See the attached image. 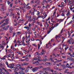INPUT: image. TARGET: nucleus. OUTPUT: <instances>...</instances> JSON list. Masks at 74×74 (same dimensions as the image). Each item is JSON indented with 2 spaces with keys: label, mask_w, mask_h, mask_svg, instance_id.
I'll return each mask as SVG.
<instances>
[{
  "label": "nucleus",
  "mask_w": 74,
  "mask_h": 74,
  "mask_svg": "<svg viewBox=\"0 0 74 74\" xmlns=\"http://www.w3.org/2000/svg\"><path fill=\"white\" fill-rule=\"evenodd\" d=\"M14 66L15 65L14 64H10L9 66H8V67L12 69L14 67Z\"/></svg>",
  "instance_id": "nucleus-1"
},
{
  "label": "nucleus",
  "mask_w": 74,
  "mask_h": 74,
  "mask_svg": "<svg viewBox=\"0 0 74 74\" xmlns=\"http://www.w3.org/2000/svg\"><path fill=\"white\" fill-rule=\"evenodd\" d=\"M38 69V68L37 67L34 68H33L32 71L33 72H36V71H37Z\"/></svg>",
  "instance_id": "nucleus-2"
},
{
  "label": "nucleus",
  "mask_w": 74,
  "mask_h": 74,
  "mask_svg": "<svg viewBox=\"0 0 74 74\" xmlns=\"http://www.w3.org/2000/svg\"><path fill=\"white\" fill-rule=\"evenodd\" d=\"M9 21V18H7L5 20V22L6 23V24L5 25H8V23H9L8 22Z\"/></svg>",
  "instance_id": "nucleus-3"
},
{
  "label": "nucleus",
  "mask_w": 74,
  "mask_h": 74,
  "mask_svg": "<svg viewBox=\"0 0 74 74\" xmlns=\"http://www.w3.org/2000/svg\"><path fill=\"white\" fill-rule=\"evenodd\" d=\"M17 74H25L23 71H20L18 73H17Z\"/></svg>",
  "instance_id": "nucleus-4"
},
{
  "label": "nucleus",
  "mask_w": 74,
  "mask_h": 74,
  "mask_svg": "<svg viewBox=\"0 0 74 74\" xmlns=\"http://www.w3.org/2000/svg\"><path fill=\"white\" fill-rule=\"evenodd\" d=\"M67 1L69 5H70L71 3H72V2L71 1V0H66Z\"/></svg>",
  "instance_id": "nucleus-5"
},
{
  "label": "nucleus",
  "mask_w": 74,
  "mask_h": 74,
  "mask_svg": "<svg viewBox=\"0 0 74 74\" xmlns=\"http://www.w3.org/2000/svg\"><path fill=\"white\" fill-rule=\"evenodd\" d=\"M9 29L10 30L9 31V32L10 33H12V30H13V28H12V27H10Z\"/></svg>",
  "instance_id": "nucleus-6"
},
{
  "label": "nucleus",
  "mask_w": 74,
  "mask_h": 74,
  "mask_svg": "<svg viewBox=\"0 0 74 74\" xmlns=\"http://www.w3.org/2000/svg\"><path fill=\"white\" fill-rule=\"evenodd\" d=\"M24 8H26V9H27L28 10H29V9H30V7L28 6H24Z\"/></svg>",
  "instance_id": "nucleus-7"
},
{
  "label": "nucleus",
  "mask_w": 74,
  "mask_h": 74,
  "mask_svg": "<svg viewBox=\"0 0 74 74\" xmlns=\"http://www.w3.org/2000/svg\"><path fill=\"white\" fill-rule=\"evenodd\" d=\"M25 65H27V63L26 62H24L21 64V65L22 66H25Z\"/></svg>",
  "instance_id": "nucleus-8"
},
{
  "label": "nucleus",
  "mask_w": 74,
  "mask_h": 74,
  "mask_svg": "<svg viewBox=\"0 0 74 74\" xmlns=\"http://www.w3.org/2000/svg\"><path fill=\"white\" fill-rule=\"evenodd\" d=\"M4 25H5V23H3V25H1L0 26L1 27H3V28L5 27V26Z\"/></svg>",
  "instance_id": "nucleus-9"
},
{
  "label": "nucleus",
  "mask_w": 74,
  "mask_h": 74,
  "mask_svg": "<svg viewBox=\"0 0 74 74\" xmlns=\"http://www.w3.org/2000/svg\"><path fill=\"white\" fill-rule=\"evenodd\" d=\"M45 51H44V49H43V50H42V52L41 53H40L41 55H44V52H45Z\"/></svg>",
  "instance_id": "nucleus-10"
},
{
  "label": "nucleus",
  "mask_w": 74,
  "mask_h": 74,
  "mask_svg": "<svg viewBox=\"0 0 74 74\" xmlns=\"http://www.w3.org/2000/svg\"><path fill=\"white\" fill-rule=\"evenodd\" d=\"M25 71L26 73H27V72H29V71H30V70H29V69L27 68V69L25 70Z\"/></svg>",
  "instance_id": "nucleus-11"
},
{
  "label": "nucleus",
  "mask_w": 74,
  "mask_h": 74,
  "mask_svg": "<svg viewBox=\"0 0 74 74\" xmlns=\"http://www.w3.org/2000/svg\"><path fill=\"white\" fill-rule=\"evenodd\" d=\"M0 65H1L3 66H5V65H4V63L3 62H2L1 63H0Z\"/></svg>",
  "instance_id": "nucleus-12"
},
{
  "label": "nucleus",
  "mask_w": 74,
  "mask_h": 74,
  "mask_svg": "<svg viewBox=\"0 0 74 74\" xmlns=\"http://www.w3.org/2000/svg\"><path fill=\"white\" fill-rule=\"evenodd\" d=\"M20 66H21V65L19 64H17L16 65V67L17 68L19 67H20Z\"/></svg>",
  "instance_id": "nucleus-13"
},
{
  "label": "nucleus",
  "mask_w": 74,
  "mask_h": 74,
  "mask_svg": "<svg viewBox=\"0 0 74 74\" xmlns=\"http://www.w3.org/2000/svg\"><path fill=\"white\" fill-rule=\"evenodd\" d=\"M27 40H28V44H30V42H29L30 41V38H27Z\"/></svg>",
  "instance_id": "nucleus-14"
},
{
  "label": "nucleus",
  "mask_w": 74,
  "mask_h": 74,
  "mask_svg": "<svg viewBox=\"0 0 74 74\" xmlns=\"http://www.w3.org/2000/svg\"><path fill=\"white\" fill-rule=\"evenodd\" d=\"M61 7H64V3H62V4H61Z\"/></svg>",
  "instance_id": "nucleus-15"
},
{
  "label": "nucleus",
  "mask_w": 74,
  "mask_h": 74,
  "mask_svg": "<svg viewBox=\"0 0 74 74\" xmlns=\"http://www.w3.org/2000/svg\"><path fill=\"white\" fill-rule=\"evenodd\" d=\"M45 64H46L47 65L48 64H49V65H51V63L49 62H47L45 63Z\"/></svg>",
  "instance_id": "nucleus-16"
},
{
  "label": "nucleus",
  "mask_w": 74,
  "mask_h": 74,
  "mask_svg": "<svg viewBox=\"0 0 74 74\" xmlns=\"http://www.w3.org/2000/svg\"><path fill=\"white\" fill-rule=\"evenodd\" d=\"M39 63L38 61H37L36 62H33V64H35V63Z\"/></svg>",
  "instance_id": "nucleus-17"
},
{
  "label": "nucleus",
  "mask_w": 74,
  "mask_h": 74,
  "mask_svg": "<svg viewBox=\"0 0 74 74\" xmlns=\"http://www.w3.org/2000/svg\"><path fill=\"white\" fill-rule=\"evenodd\" d=\"M2 70H4L5 71V72H8V71H7L6 70H5V69H4V68H2Z\"/></svg>",
  "instance_id": "nucleus-18"
},
{
  "label": "nucleus",
  "mask_w": 74,
  "mask_h": 74,
  "mask_svg": "<svg viewBox=\"0 0 74 74\" xmlns=\"http://www.w3.org/2000/svg\"><path fill=\"white\" fill-rule=\"evenodd\" d=\"M69 60H74V59L73 58H70L69 57Z\"/></svg>",
  "instance_id": "nucleus-19"
},
{
  "label": "nucleus",
  "mask_w": 74,
  "mask_h": 74,
  "mask_svg": "<svg viewBox=\"0 0 74 74\" xmlns=\"http://www.w3.org/2000/svg\"><path fill=\"white\" fill-rule=\"evenodd\" d=\"M43 62H47V60H48V59L47 58L45 59H43Z\"/></svg>",
  "instance_id": "nucleus-20"
},
{
  "label": "nucleus",
  "mask_w": 74,
  "mask_h": 74,
  "mask_svg": "<svg viewBox=\"0 0 74 74\" xmlns=\"http://www.w3.org/2000/svg\"><path fill=\"white\" fill-rule=\"evenodd\" d=\"M62 67H63V69H66V66H65L64 64L63 65Z\"/></svg>",
  "instance_id": "nucleus-21"
},
{
  "label": "nucleus",
  "mask_w": 74,
  "mask_h": 74,
  "mask_svg": "<svg viewBox=\"0 0 74 74\" xmlns=\"http://www.w3.org/2000/svg\"><path fill=\"white\" fill-rule=\"evenodd\" d=\"M15 35V32H14L13 33V36L14 37Z\"/></svg>",
  "instance_id": "nucleus-22"
},
{
  "label": "nucleus",
  "mask_w": 74,
  "mask_h": 74,
  "mask_svg": "<svg viewBox=\"0 0 74 74\" xmlns=\"http://www.w3.org/2000/svg\"><path fill=\"white\" fill-rule=\"evenodd\" d=\"M12 69H13V70H16V67L14 68L13 67Z\"/></svg>",
  "instance_id": "nucleus-23"
},
{
  "label": "nucleus",
  "mask_w": 74,
  "mask_h": 74,
  "mask_svg": "<svg viewBox=\"0 0 74 74\" xmlns=\"http://www.w3.org/2000/svg\"><path fill=\"white\" fill-rule=\"evenodd\" d=\"M5 64L7 65L8 67V66H9V65H8V62H6L5 63Z\"/></svg>",
  "instance_id": "nucleus-24"
},
{
  "label": "nucleus",
  "mask_w": 74,
  "mask_h": 74,
  "mask_svg": "<svg viewBox=\"0 0 74 74\" xmlns=\"http://www.w3.org/2000/svg\"><path fill=\"white\" fill-rule=\"evenodd\" d=\"M17 34L18 35H19V34H21V32H17Z\"/></svg>",
  "instance_id": "nucleus-25"
},
{
  "label": "nucleus",
  "mask_w": 74,
  "mask_h": 74,
  "mask_svg": "<svg viewBox=\"0 0 74 74\" xmlns=\"http://www.w3.org/2000/svg\"><path fill=\"white\" fill-rule=\"evenodd\" d=\"M8 5H9L10 4H11V2H10V1H8Z\"/></svg>",
  "instance_id": "nucleus-26"
},
{
  "label": "nucleus",
  "mask_w": 74,
  "mask_h": 74,
  "mask_svg": "<svg viewBox=\"0 0 74 74\" xmlns=\"http://www.w3.org/2000/svg\"><path fill=\"white\" fill-rule=\"evenodd\" d=\"M66 66L67 67H69V63H67V64L66 65Z\"/></svg>",
  "instance_id": "nucleus-27"
},
{
  "label": "nucleus",
  "mask_w": 74,
  "mask_h": 74,
  "mask_svg": "<svg viewBox=\"0 0 74 74\" xmlns=\"http://www.w3.org/2000/svg\"><path fill=\"white\" fill-rule=\"evenodd\" d=\"M63 19H60V22H63Z\"/></svg>",
  "instance_id": "nucleus-28"
},
{
  "label": "nucleus",
  "mask_w": 74,
  "mask_h": 74,
  "mask_svg": "<svg viewBox=\"0 0 74 74\" xmlns=\"http://www.w3.org/2000/svg\"><path fill=\"white\" fill-rule=\"evenodd\" d=\"M27 56H28V55H27V56H24V57H23V58H27Z\"/></svg>",
  "instance_id": "nucleus-29"
},
{
  "label": "nucleus",
  "mask_w": 74,
  "mask_h": 74,
  "mask_svg": "<svg viewBox=\"0 0 74 74\" xmlns=\"http://www.w3.org/2000/svg\"><path fill=\"white\" fill-rule=\"evenodd\" d=\"M68 48H69V47H65V51H66V50H67V49H68Z\"/></svg>",
  "instance_id": "nucleus-30"
},
{
  "label": "nucleus",
  "mask_w": 74,
  "mask_h": 74,
  "mask_svg": "<svg viewBox=\"0 0 74 74\" xmlns=\"http://www.w3.org/2000/svg\"><path fill=\"white\" fill-rule=\"evenodd\" d=\"M38 49H40V44H38Z\"/></svg>",
  "instance_id": "nucleus-31"
},
{
  "label": "nucleus",
  "mask_w": 74,
  "mask_h": 74,
  "mask_svg": "<svg viewBox=\"0 0 74 74\" xmlns=\"http://www.w3.org/2000/svg\"><path fill=\"white\" fill-rule=\"evenodd\" d=\"M12 5H13V4L12 3L10 4V7H12Z\"/></svg>",
  "instance_id": "nucleus-32"
},
{
  "label": "nucleus",
  "mask_w": 74,
  "mask_h": 74,
  "mask_svg": "<svg viewBox=\"0 0 74 74\" xmlns=\"http://www.w3.org/2000/svg\"><path fill=\"white\" fill-rule=\"evenodd\" d=\"M70 13V12H68V13L66 14V15L67 16L69 15V13Z\"/></svg>",
  "instance_id": "nucleus-33"
},
{
  "label": "nucleus",
  "mask_w": 74,
  "mask_h": 74,
  "mask_svg": "<svg viewBox=\"0 0 74 74\" xmlns=\"http://www.w3.org/2000/svg\"><path fill=\"white\" fill-rule=\"evenodd\" d=\"M33 60H37L36 59V58H33Z\"/></svg>",
  "instance_id": "nucleus-34"
},
{
  "label": "nucleus",
  "mask_w": 74,
  "mask_h": 74,
  "mask_svg": "<svg viewBox=\"0 0 74 74\" xmlns=\"http://www.w3.org/2000/svg\"><path fill=\"white\" fill-rule=\"evenodd\" d=\"M17 53H18L19 55H21V53L19 51L17 52Z\"/></svg>",
  "instance_id": "nucleus-35"
},
{
  "label": "nucleus",
  "mask_w": 74,
  "mask_h": 74,
  "mask_svg": "<svg viewBox=\"0 0 74 74\" xmlns=\"http://www.w3.org/2000/svg\"><path fill=\"white\" fill-rule=\"evenodd\" d=\"M47 68H45L42 69V70H47Z\"/></svg>",
  "instance_id": "nucleus-36"
},
{
  "label": "nucleus",
  "mask_w": 74,
  "mask_h": 74,
  "mask_svg": "<svg viewBox=\"0 0 74 74\" xmlns=\"http://www.w3.org/2000/svg\"><path fill=\"white\" fill-rule=\"evenodd\" d=\"M5 73H4L3 72H0V74H4Z\"/></svg>",
  "instance_id": "nucleus-37"
},
{
  "label": "nucleus",
  "mask_w": 74,
  "mask_h": 74,
  "mask_svg": "<svg viewBox=\"0 0 74 74\" xmlns=\"http://www.w3.org/2000/svg\"><path fill=\"white\" fill-rule=\"evenodd\" d=\"M25 16H26V18H29V16H27V15H26Z\"/></svg>",
  "instance_id": "nucleus-38"
},
{
  "label": "nucleus",
  "mask_w": 74,
  "mask_h": 74,
  "mask_svg": "<svg viewBox=\"0 0 74 74\" xmlns=\"http://www.w3.org/2000/svg\"><path fill=\"white\" fill-rule=\"evenodd\" d=\"M6 58H10V57L9 56V55H7Z\"/></svg>",
  "instance_id": "nucleus-39"
},
{
  "label": "nucleus",
  "mask_w": 74,
  "mask_h": 74,
  "mask_svg": "<svg viewBox=\"0 0 74 74\" xmlns=\"http://www.w3.org/2000/svg\"><path fill=\"white\" fill-rule=\"evenodd\" d=\"M41 61H43V62H44V60L43 59L40 60L39 62H41Z\"/></svg>",
  "instance_id": "nucleus-40"
},
{
  "label": "nucleus",
  "mask_w": 74,
  "mask_h": 74,
  "mask_svg": "<svg viewBox=\"0 0 74 74\" xmlns=\"http://www.w3.org/2000/svg\"><path fill=\"white\" fill-rule=\"evenodd\" d=\"M36 60H38V57L37 56L36 57Z\"/></svg>",
  "instance_id": "nucleus-41"
},
{
  "label": "nucleus",
  "mask_w": 74,
  "mask_h": 74,
  "mask_svg": "<svg viewBox=\"0 0 74 74\" xmlns=\"http://www.w3.org/2000/svg\"><path fill=\"white\" fill-rule=\"evenodd\" d=\"M3 30H4L3 29V28H2V29H1L0 30V32H1V31H3Z\"/></svg>",
  "instance_id": "nucleus-42"
},
{
  "label": "nucleus",
  "mask_w": 74,
  "mask_h": 74,
  "mask_svg": "<svg viewBox=\"0 0 74 74\" xmlns=\"http://www.w3.org/2000/svg\"><path fill=\"white\" fill-rule=\"evenodd\" d=\"M73 22V21H71L69 23H68V24H69V23H71Z\"/></svg>",
  "instance_id": "nucleus-43"
},
{
  "label": "nucleus",
  "mask_w": 74,
  "mask_h": 74,
  "mask_svg": "<svg viewBox=\"0 0 74 74\" xmlns=\"http://www.w3.org/2000/svg\"><path fill=\"white\" fill-rule=\"evenodd\" d=\"M63 47H66L67 45H64V44H63Z\"/></svg>",
  "instance_id": "nucleus-44"
},
{
  "label": "nucleus",
  "mask_w": 74,
  "mask_h": 74,
  "mask_svg": "<svg viewBox=\"0 0 74 74\" xmlns=\"http://www.w3.org/2000/svg\"><path fill=\"white\" fill-rule=\"evenodd\" d=\"M58 6L59 7H60L62 8V6H61V4H60L59 5H58Z\"/></svg>",
  "instance_id": "nucleus-45"
},
{
  "label": "nucleus",
  "mask_w": 74,
  "mask_h": 74,
  "mask_svg": "<svg viewBox=\"0 0 74 74\" xmlns=\"http://www.w3.org/2000/svg\"><path fill=\"white\" fill-rule=\"evenodd\" d=\"M45 3V1H43V2L42 3V4L43 5H44V4H43V3Z\"/></svg>",
  "instance_id": "nucleus-46"
},
{
  "label": "nucleus",
  "mask_w": 74,
  "mask_h": 74,
  "mask_svg": "<svg viewBox=\"0 0 74 74\" xmlns=\"http://www.w3.org/2000/svg\"><path fill=\"white\" fill-rule=\"evenodd\" d=\"M41 68H42V66H40L39 67V69H41Z\"/></svg>",
  "instance_id": "nucleus-47"
},
{
  "label": "nucleus",
  "mask_w": 74,
  "mask_h": 74,
  "mask_svg": "<svg viewBox=\"0 0 74 74\" xmlns=\"http://www.w3.org/2000/svg\"><path fill=\"white\" fill-rule=\"evenodd\" d=\"M36 53H37V55H38V56L40 55V53H38V52H36Z\"/></svg>",
  "instance_id": "nucleus-48"
},
{
  "label": "nucleus",
  "mask_w": 74,
  "mask_h": 74,
  "mask_svg": "<svg viewBox=\"0 0 74 74\" xmlns=\"http://www.w3.org/2000/svg\"><path fill=\"white\" fill-rule=\"evenodd\" d=\"M13 51H15V50H16V49H15V48H14L13 49Z\"/></svg>",
  "instance_id": "nucleus-49"
},
{
  "label": "nucleus",
  "mask_w": 74,
  "mask_h": 74,
  "mask_svg": "<svg viewBox=\"0 0 74 74\" xmlns=\"http://www.w3.org/2000/svg\"><path fill=\"white\" fill-rule=\"evenodd\" d=\"M28 34H32V32H30V31H29L28 32Z\"/></svg>",
  "instance_id": "nucleus-50"
},
{
  "label": "nucleus",
  "mask_w": 74,
  "mask_h": 74,
  "mask_svg": "<svg viewBox=\"0 0 74 74\" xmlns=\"http://www.w3.org/2000/svg\"><path fill=\"white\" fill-rule=\"evenodd\" d=\"M38 14H40V12L39 11H38L37 12Z\"/></svg>",
  "instance_id": "nucleus-51"
},
{
  "label": "nucleus",
  "mask_w": 74,
  "mask_h": 74,
  "mask_svg": "<svg viewBox=\"0 0 74 74\" xmlns=\"http://www.w3.org/2000/svg\"><path fill=\"white\" fill-rule=\"evenodd\" d=\"M38 59H41V57H40V56H38Z\"/></svg>",
  "instance_id": "nucleus-52"
},
{
  "label": "nucleus",
  "mask_w": 74,
  "mask_h": 74,
  "mask_svg": "<svg viewBox=\"0 0 74 74\" xmlns=\"http://www.w3.org/2000/svg\"><path fill=\"white\" fill-rule=\"evenodd\" d=\"M30 66H28L27 67V69H30Z\"/></svg>",
  "instance_id": "nucleus-53"
},
{
  "label": "nucleus",
  "mask_w": 74,
  "mask_h": 74,
  "mask_svg": "<svg viewBox=\"0 0 74 74\" xmlns=\"http://www.w3.org/2000/svg\"><path fill=\"white\" fill-rule=\"evenodd\" d=\"M31 40H32V41H34V39L33 38H31Z\"/></svg>",
  "instance_id": "nucleus-54"
},
{
  "label": "nucleus",
  "mask_w": 74,
  "mask_h": 74,
  "mask_svg": "<svg viewBox=\"0 0 74 74\" xmlns=\"http://www.w3.org/2000/svg\"><path fill=\"white\" fill-rule=\"evenodd\" d=\"M14 72L15 73H16V74H17V73H19V72H17L16 71H14Z\"/></svg>",
  "instance_id": "nucleus-55"
},
{
  "label": "nucleus",
  "mask_w": 74,
  "mask_h": 74,
  "mask_svg": "<svg viewBox=\"0 0 74 74\" xmlns=\"http://www.w3.org/2000/svg\"><path fill=\"white\" fill-rule=\"evenodd\" d=\"M12 59V60H14V57H12V58H11Z\"/></svg>",
  "instance_id": "nucleus-56"
},
{
  "label": "nucleus",
  "mask_w": 74,
  "mask_h": 74,
  "mask_svg": "<svg viewBox=\"0 0 74 74\" xmlns=\"http://www.w3.org/2000/svg\"><path fill=\"white\" fill-rule=\"evenodd\" d=\"M11 51H12V50L11 49L9 50V52H11Z\"/></svg>",
  "instance_id": "nucleus-57"
},
{
  "label": "nucleus",
  "mask_w": 74,
  "mask_h": 74,
  "mask_svg": "<svg viewBox=\"0 0 74 74\" xmlns=\"http://www.w3.org/2000/svg\"><path fill=\"white\" fill-rule=\"evenodd\" d=\"M6 74H11L10 73L8 72H7L6 73Z\"/></svg>",
  "instance_id": "nucleus-58"
},
{
  "label": "nucleus",
  "mask_w": 74,
  "mask_h": 74,
  "mask_svg": "<svg viewBox=\"0 0 74 74\" xmlns=\"http://www.w3.org/2000/svg\"><path fill=\"white\" fill-rule=\"evenodd\" d=\"M26 61H28V60H29V59H28V58H27L26 59Z\"/></svg>",
  "instance_id": "nucleus-59"
},
{
  "label": "nucleus",
  "mask_w": 74,
  "mask_h": 74,
  "mask_svg": "<svg viewBox=\"0 0 74 74\" xmlns=\"http://www.w3.org/2000/svg\"><path fill=\"white\" fill-rule=\"evenodd\" d=\"M7 16H8L9 15V13H8L6 14Z\"/></svg>",
  "instance_id": "nucleus-60"
},
{
  "label": "nucleus",
  "mask_w": 74,
  "mask_h": 74,
  "mask_svg": "<svg viewBox=\"0 0 74 74\" xmlns=\"http://www.w3.org/2000/svg\"><path fill=\"white\" fill-rule=\"evenodd\" d=\"M58 37V35H56V39H57V37Z\"/></svg>",
  "instance_id": "nucleus-61"
},
{
  "label": "nucleus",
  "mask_w": 74,
  "mask_h": 74,
  "mask_svg": "<svg viewBox=\"0 0 74 74\" xmlns=\"http://www.w3.org/2000/svg\"><path fill=\"white\" fill-rule=\"evenodd\" d=\"M39 74H44V72H42L41 73H40Z\"/></svg>",
  "instance_id": "nucleus-62"
},
{
  "label": "nucleus",
  "mask_w": 74,
  "mask_h": 74,
  "mask_svg": "<svg viewBox=\"0 0 74 74\" xmlns=\"http://www.w3.org/2000/svg\"><path fill=\"white\" fill-rule=\"evenodd\" d=\"M61 15H62V16H64V14H63V13H62V14Z\"/></svg>",
  "instance_id": "nucleus-63"
},
{
  "label": "nucleus",
  "mask_w": 74,
  "mask_h": 74,
  "mask_svg": "<svg viewBox=\"0 0 74 74\" xmlns=\"http://www.w3.org/2000/svg\"><path fill=\"white\" fill-rule=\"evenodd\" d=\"M44 58H47V56H44Z\"/></svg>",
  "instance_id": "nucleus-64"
}]
</instances>
